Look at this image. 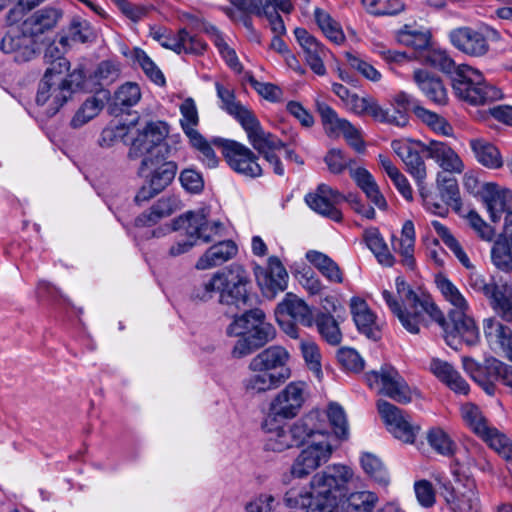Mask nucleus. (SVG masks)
Masks as SVG:
<instances>
[{"mask_svg": "<svg viewBox=\"0 0 512 512\" xmlns=\"http://www.w3.org/2000/svg\"><path fill=\"white\" fill-rule=\"evenodd\" d=\"M344 200L342 193L324 183L318 185L314 193L305 196L306 204L313 211L336 222L342 220V213L337 205Z\"/></svg>", "mask_w": 512, "mask_h": 512, "instance_id": "obj_19", "label": "nucleus"}, {"mask_svg": "<svg viewBox=\"0 0 512 512\" xmlns=\"http://www.w3.org/2000/svg\"><path fill=\"white\" fill-rule=\"evenodd\" d=\"M378 496L374 492L359 491L348 495L342 505L343 512H373Z\"/></svg>", "mask_w": 512, "mask_h": 512, "instance_id": "obj_48", "label": "nucleus"}, {"mask_svg": "<svg viewBox=\"0 0 512 512\" xmlns=\"http://www.w3.org/2000/svg\"><path fill=\"white\" fill-rule=\"evenodd\" d=\"M290 358L289 351L280 345H271L255 355L242 381L245 392L254 396L279 388L292 376Z\"/></svg>", "mask_w": 512, "mask_h": 512, "instance_id": "obj_5", "label": "nucleus"}, {"mask_svg": "<svg viewBox=\"0 0 512 512\" xmlns=\"http://www.w3.org/2000/svg\"><path fill=\"white\" fill-rule=\"evenodd\" d=\"M61 16L62 13L60 10L52 7H45L37 10L28 18H26L20 27L29 36L36 40V37L39 35L52 30L56 26Z\"/></svg>", "mask_w": 512, "mask_h": 512, "instance_id": "obj_29", "label": "nucleus"}, {"mask_svg": "<svg viewBox=\"0 0 512 512\" xmlns=\"http://www.w3.org/2000/svg\"><path fill=\"white\" fill-rule=\"evenodd\" d=\"M469 145L475 159L482 166L492 170L503 166L501 152L493 143L483 138H475L469 141Z\"/></svg>", "mask_w": 512, "mask_h": 512, "instance_id": "obj_39", "label": "nucleus"}, {"mask_svg": "<svg viewBox=\"0 0 512 512\" xmlns=\"http://www.w3.org/2000/svg\"><path fill=\"white\" fill-rule=\"evenodd\" d=\"M415 240V227L410 220L404 222L400 236L393 235L391 238L394 253L401 257V264L409 270H414L416 267Z\"/></svg>", "mask_w": 512, "mask_h": 512, "instance_id": "obj_28", "label": "nucleus"}, {"mask_svg": "<svg viewBox=\"0 0 512 512\" xmlns=\"http://www.w3.org/2000/svg\"><path fill=\"white\" fill-rule=\"evenodd\" d=\"M325 419L327 425V435L331 438L329 433V426L333 428L334 434L339 439H347L349 435L348 422L344 409L337 403L332 402L328 405L326 411L319 410ZM331 444V441L329 440Z\"/></svg>", "mask_w": 512, "mask_h": 512, "instance_id": "obj_43", "label": "nucleus"}, {"mask_svg": "<svg viewBox=\"0 0 512 512\" xmlns=\"http://www.w3.org/2000/svg\"><path fill=\"white\" fill-rule=\"evenodd\" d=\"M168 126L165 122H148L145 127L137 130L133 138L128 157L131 160L145 157H160L168 152V147L163 143L168 135Z\"/></svg>", "mask_w": 512, "mask_h": 512, "instance_id": "obj_10", "label": "nucleus"}, {"mask_svg": "<svg viewBox=\"0 0 512 512\" xmlns=\"http://www.w3.org/2000/svg\"><path fill=\"white\" fill-rule=\"evenodd\" d=\"M202 30L217 48L226 65L235 73L240 74L243 71V66L235 49L228 44L226 35L211 23H203Z\"/></svg>", "mask_w": 512, "mask_h": 512, "instance_id": "obj_32", "label": "nucleus"}, {"mask_svg": "<svg viewBox=\"0 0 512 512\" xmlns=\"http://www.w3.org/2000/svg\"><path fill=\"white\" fill-rule=\"evenodd\" d=\"M485 297L495 313L505 322L512 323V286L497 283L490 287Z\"/></svg>", "mask_w": 512, "mask_h": 512, "instance_id": "obj_33", "label": "nucleus"}, {"mask_svg": "<svg viewBox=\"0 0 512 512\" xmlns=\"http://www.w3.org/2000/svg\"><path fill=\"white\" fill-rule=\"evenodd\" d=\"M314 17L318 27L331 42L341 45L345 41V34L339 22L323 9L316 8Z\"/></svg>", "mask_w": 512, "mask_h": 512, "instance_id": "obj_46", "label": "nucleus"}, {"mask_svg": "<svg viewBox=\"0 0 512 512\" xmlns=\"http://www.w3.org/2000/svg\"><path fill=\"white\" fill-rule=\"evenodd\" d=\"M431 227L434 229L438 237L441 238L444 244L453 252L459 262L465 268H471L472 263L468 255L465 253L460 243L450 233L449 229L437 220L431 221Z\"/></svg>", "mask_w": 512, "mask_h": 512, "instance_id": "obj_49", "label": "nucleus"}, {"mask_svg": "<svg viewBox=\"0 0 512 512\" xmlns=\"http://www.w3.org/2000/svg\"><path fill=\"white\" fill-rule=\"evenodd\" d=\"M426 59L432 66L452 75L453 89L460 99L480 105L502 97L501 90L488 84L479 70L466 64L456 65L445 50H430Z\"/></svg>", "mask_w": 512, "mask_h": 512, "instance_id": "obj_4", "label": "nucleus"}, {"mask_svg": "<svg viewBox=\"0 0 512 512\" xmlns=\"http://www.w3.org/2000/svg\"><path fill=\"white\" fill-rule=\"evenodd\" d=\"M503 370V362L494 357L486 358L484 364L477 367L474 380L480 384L488 395L492 396L496 392L495 383L500 381Z\"/></svg>", "mask_w": 512, "mask_h": 512, "instance_id": "obj_41", "label": "nucleus"}, {"mask_svg": "<svg viewBox=\"0 0 512 512\" xmlns=\"http://www.w3.org/2000/svg\"><path fill=\"white\" fill-rule=\"evenodd\" d=\"M427 442L438 454L452 456L456 451V444L449 434L440 427H432L427 432Z\"/></svg>", "mask_w": 512, "mask_h": 512, "instance_id": "obj_52", "label": "nucleus"}, {"mask_svg": "<svg viewBox=\"0 0 512 512\" xmlns=\"http://www.w3.org/2000/svg\"><path fill=\"white\" fill-rule=\"evenodd\" d=\"M174 52L178 55H203L208 44L198 35L190 33L186 28L176 31V44Z\"/></svg>", "mask_w": 512, "mask_h": 512, "instance_id": "obj_42", "label": "nucleus"}, {"mask_svg": "<svg viewBox=\"0 0 512 512\" xmlns=\"http://www.w3.org/2000/svg\"><path fill=\"white\" fill-rule=\"evenodd\" d=\"M461 415L472 431L481 437L488 445H490V439L495 438L500 432L498 429L488 425L479 407L472 403L462 405Z\"/></svg>", "mask_w": 512, "mask_h": 512, "instance_id": "obj_38", "label": "nucleus"}, {"mask_svg": "<svg viewBox=\"0 0 512 512\" xmlns=\"http://www.w3.org/2000/svg\"><path fill=\"white\" fill-rule=\"evenodd\" d=\"M491 261L498 270L510 273L512 271L511 245L497 238L491 248Z\"/></svg>", "mask_w": 512, "mask_h": 512, "instance_id": "obj_56", "label": "nucleus"}, {"mask_svg": "<svg viewBox=\"0 0 512 512\" xmlns=\"http://www.w3.org/2000/svg\"><path fill=\"white\" fill-rule=\"evenodd\" d=\"M423 152L433 159L445 172L462 173L464 163L459 155L445 142L431 140L427 144H421Z\"/></svg>", "mask_w": 512, "mask_h": 512, "instance_id": "obj_27", "label": "nucleus"}, {"mask_svg": "<svg viewBox=\"0 0 512 512\" xmlns=\"http://www.w3.org/2000/svg\"><path fill=\"white\" fill-rule=\"evenodd\" d=\"M397 41L416 50H424L430 44V36L427 32L405 25L396 34Z\"/></svg>", "mask_w": 512, "mask_h": 512, "instance_id": "obj_54", "label": "nucleus"}, {"mask_svg": "<svg viewBox=\"0 0 512 512\" xmlns=\"http://www.w3.org/2000/svg\"><path fill=\"white\" fill-rule=\"evenodd\" d=\"M280 417L266 416L262 429L266 433L265 449L283 452L293 447L306 445L293 461L292 477L302 479L309 476L331 458L333 447L329 443L324 415L314 409L287 425Z\"/></svg>", "mask_w": 512, "mask_h": 512, "instance_id": "obj_2", "label": "nucleus"}, {"mask_svg": "<svg viewBox=\"0 0 512 512\" xmlns=\"http://www.w3.org/2000/svg\"><path fill=\"white\" fill-rule=\"evenodd\" d=\"M435 284L444 300L452 306L448 320L443 318L428 296L418 294L400 276L396 278L395 285L401 303L388 290H383L382 297L401 325L412 334H418L420 327L425 326L428 319H433L441 326L445 342L451 348L457 350L461 342L469 346L478 343L479 329L469 315L470 306L462 292L443 274L435 276Z\"/></svg>", "mask_w": 512, "mask_h": 512, "instance_id": "obj_1", "label": "nucleus"}, {"mask_svg": "<svg viewBox=\"0 0 512 512\" xmlns=\"http://www.w3.org/2000/svg\"><path fill=\"white\" fill-rule=\"evenodd\" d=\"M378 412L387 430L397 439L405 443H413L420 427L411 423L410 416L395 405L379 400Z\"/></svg>", "mask_w": 512, "mask_h": 512, "instance_id": "obj_14", "label": "nucleus"}, {"mask_svg": "<svg viewBox=\"0 0 512 512\" xmlns=\"http://www.w3.org/2000/svg\"><path fill=\"white\" fill-rule=\"evenodd\" d=\"M130 59L137 64L145 75L156 85L162 86L165 84V77L155 62L147 55V53L139 48L134 47L130 54Z\"/></svg>", "mask_w": 512, "mask_h": 512, "instance_id": "obj_47", "label": "nucleus"}, {"mask_svg": "<svg viewBox=\"0 0 512 512\" xmlns=\"http://www.w3.org/2000/svg\"><path fill=\"white\" fill-rule=\"evenodd\" d=\"M215 147L220 148L228 165L236 173L249 178L262 176L263 170L258 157L244 144L221 137L212 138Z\"/></svg>", "mask_w": 512, "mask_h": 512, "instance_id": "obj_12", "label": "nucleus"}, {"mask_svg": "<svg viewBox=\"0 0 512 512\" xmlns=\"http://www.w3.org/2000/svg\"><path fill=\"white\" fill-rule=\"evenodd\" d=\"M238 248L232 240L219 241L207 249L198 259L196 268L199 270L211 269L220 266L237 254Z\"/></svg>", "mask_w": 512, "mask_h": 512, "instance_id": "obj_34", "label": "nucleus"}, {"mask_svg": "<svg viewBox=\"0 0 512 512\" xmlns=\"http://www.w3.org/2000/svg\"><path fill=\"white\" fill-rule=\"evenodd\" d=\"M209 207L188 211L177 220L178 227L185 230L188 238L208 243L225 235V226L219 220H209Z\"/></svg>", "mask_w": 512, "mask_h": 512, "instance_id": "obj_13", "label": "nucleus"}, {"mask_svg": "<svg viewBox=\"0 0 512 512\" xmlns=\"http://www.w3.org/2000/svg\"><path fill=\"white\" fill-rule=\"evenodd\" d=\"M69 67V61L66 58L58 57L46 69L39 83L36 103L38 106L45 107L44 113L49 117L55 115L72 93L81 89L84 84L85 75L81 69H75L66 77L62 76Z\"/></svg>", "mask_w": 512, "mask_h": 512, "instance_id": "obj_6", "label": "nucleus"}, {"mask_svg": "<svg viewBox=\"0 0 512 512\" xmlns=\"http://www.w3.org/2000/svg\"><path fill=\"white\" fill-rule=\"evenodd\" d=\"M310 398V388L306 381L294 380L287 383L271 399L268 415L291 420L299 415Z\"/></svg>", "mask_w": 512, "mask_h": 512, "instance_id": "obj_8", "label": "nucleus"}, {"mask_svg": "<svg viewBox=\"0 0 512 512\" xmlns=\"http://www.w3.org/2000/svg\"><path fill=\"white\" fill-rule=\"evenodd\" d=\"M317 111L322 123L329 135L338 136L342 134L346 141L357 152L364 150V142L361 139L360 131L348 120L340 118L336 111L324 102H317Z\"/></svg>", "mask_w": 512, "mask_h": 512, "instance_id": "obj_17", "label": "nucleus"}, {"mask_svg": "<svg viewBox=\"0 0 512 512\" xmlns=\"http://www.w3.org/2000/svg\"><path fill=\"white\" fill-rule=\"evenodd\" d=\"M215 89L220 99V108L232 116L240 126L251 118L255 113L245 105H242L237 99L234 90L224 86L220 82L215 83Z\"/></svg>", "mask_w": 512, "mask_h": 512, "instance_id": "obj_36", "label": "nucleus"}, {"mask_svg": "<svg viewBox=\"0 0 512 512\" xmlns=\"http://www.w3.org/2000/svg\"><path fill=\"white\" fill-rule=\"evenodd\" d=\"M415 114L423 123L437 134L443 136L452 135L453 128L444 117L423 107H415Z\"/></svg>", "mask_w": 512, "mask_h": 512, "instance_id": "obj_57", "label": "nucleus"}, {"mask_svg": "<svg viewBox=\"0 0 512 512\" xmlns=\"http://www.w3.org/2000/svg\"><path fill=\"white\" fill-rule=\"evenodd\" d=\"M484 337L489 348L498 355L512 360V329L496 318L483 321Z\"/></svg>", "mask_w": 512, "mask_h": 512, "instance_id": "obj_26", "label": "nucleus"}, {"mask_svg": "<svg viewBox=\"0 0 512 512\" xmlns=\"http://www.w3.org/2000/svg\"><path fill=\"white\" fill-rule=\"evenodd\" d=\"M350 309L353 320L360 333L373 340L380 338V329L376 321V315L363 299L353 297L350 301Z\"/></svg>", "mask_w": 512, "mask_h": 512, "instance_id": "obj_30", "label": "nucleus"}, {"mask_svg": "<svg viewBox=\"0 0 512 512\" xmlns=\"http://www.w3.org/2000/svg\"><path fill=\"white\" fill-rule=\"evenodd\" d=\"M440 494L452 512H481V503L473 480L455 489L449 480L441 481Z\"/></svg>", "mask_w": 512, "mask_h": 512, "instance_id": "obj_15", "label": "nucleus"}, {"mask_svg": "<svg viewBox=\"0 0 512 512\" xmlns=\"http://www.w3.org/2000/svg\"><path fill=\"white\" fill-rule=\"evenodd\" d=\"M431 372L452 391L457 394L467 395L470 387L454 367L438 358H434L430 363Z\"/></svg>", "mask_w": 512, "mask_h": 512, "instance_id": "obj_37", "label": "nucleus"}, {"mask_svg": "<svg viewBox=\"0 0 512 512\" xmlns=\"http://www.w3.org/2000/svg\"><path fill=\"white\" fill-rule=\"evenodd\" d=\"M424 144L421 141L412 142L407 139H397L391 142L395 154L403 161L406 171L415 180L418 188L425 185L427 177L426 165L416 146Z\"/></svg>", "mask_w": 512, "mask_h": 512, "instance_id": "obj_18", "label": "nucleus"}, {"mask_svg": "<svg viewBox=\"0 0 512 512\" xmlns=\"http://www.w3.org/2000/svg\"><path fill=\"white\" fill-rule=\"evenodd\" d=\"M353 477V470L345 465L334 464L316 473L309 488H291L284 496L289 508L305 509V512H335L338 506L337 492Z\"/></svg>", "mask_w": 512, "mask_h": 512, "instance_id": "obj_3", "label": "nucleus"}, {"mask_svg": "<svg viewBox=\"0 0 512 512\" xmlns=\"http://www.w3.org/2000/svg\"><path fill=\"white\" fill-rule=\"evenodd\" d=\"M492 222H499L502 215L512 213V193L510 190L488 182L479 191Z\"/></svg>", "mask_w": 512, "mask_h": 512, "instance_id": "obj_21", "label": "nucleus"}, {"mask_svg": "<svg viewBox=\"0 0 512 512\" xmlns=\"http://www.w3.org/2000/svg\"><path fill=\"white\" fill-rule=\"evenodd\" d=\"M255 275L259 287L267 296L274 297L287 288L288 273L276 256L269 257L267 267L259 268Z\"/></svg>", "mask_w": 512, "mask_h": 512, "instance_id": "obj_22", "label": "nucleus"}, {"mask_svg": "<svg viewBox=\"0 0 512 512\" xmlns=\"http://www.w3.org/2000/svg\"><path fill=\"white\" fill-rule=\"evenodd\" d=\"M189 142L193 148L199 153V159L208 168H215L218 166L219 159L216 156L212 145L215 146L212 140L207 141L200 133L189 138Z\"/></svg>", "mask_w": 512, "mask_h": 512, "instance_id": "obj_60", "label": "nucleus"}, {"mask_svg": "<svg viewBox=\"0 0 512 512\" xmlns=\"http://www.w3.org/2000/svg\"><path fill=\"white\" fill-rule=\"evenodd\" d=\"M275 335L274 326L267 322L266 318H261L248 333L247 338H239L236 341L232 349V355L234 358H243L250 355L273 340Z\"/></svg>", "mask_w": 512, "mask_h": 512, "instance_id": "obj_23", "label": "nucleus"}, {"mask_svg": "<svg viewBox=\"0 0 512 512\" xmlns=\"http://www.w3.org/2000/svg\"><path fill=\"white\" fill-rule=\"evenodd\" d=\"M181 113L180 125L184 134L189 138L199 134L196 127L199 124V115L195 101L188 97L179 107Z\"/></svg>", "mask_w": 512, "mask_h": 512, "instance_id": "obj_51", "label": "nucleus"}, {"mask_svg": "<svg viewBox=\"0 0 512 512\" xmlns=\"http://www.w3.org/2000/svg\"><path fill=\"white\" fill-rule=\"evenodd\" d=\"M94 32L89 21L74 17L69 25V37L72 41L85 43L93 38Z\"/></svg>", "mask_w": 512, "mask_h": 512, "instance_id": "obj_64", "label": "nucleus"}, {"mask_svg": "<svg viewBox=\"0 0 512 512\" xmlns=\"http://www.w3.org/2000/svg\"><path fill=\"white\" fill-rule=\"evenodd\" d=\"M414 81L422 93L433 103L444 105L448 97L441 79L427 70L414 71Z\"/></svg>", "mask_w": 512, "mask_h": 512, "instance_id": "obj_35", "label": "nucleus"}, {"mask_svg": "<svg viewBox=\"0 0 512 512\" xmlns=\"http://www.w3.org/2000/svg\"><path fill=\"white\" fill-rule=\"evenodd\" d=\"M277 315L289 317L305 327H312L314 315L312 309L293 293H287L277 306Z\"/></svg>", "mask_w": 512, "mask_h": 512, "instance_id": "obj_31", "label": "nucleus"}, {"mask_svg": "<svg viewBox=\"0 0 512 512\" xmlns=\"http://www.w3.org/2000/svg\"><path fill=\"white\" fill-rule=\"evenodd\" d=\"M140 98V87L138 84L132 82L123 84L115 93L116 104L123 108H129L136 105Z\"/></svg>", "mask_w": 512, "mask_h": 512, "instance_id": "obj_63", "label": "nucleus"}, {"mask_svg": "<svg viewBox=\"0 0 512 512\" xmlns=\"http://www.w3.org/2000/svg\"><path fill=\"white\" fill-rule=\"evenodd\" d=\"M317 330L321 337L331 345H338L342 340V333L335 318L328 313H318L314 318Z\"/></svg>", "mask_w": 512, "mask_h": 512, "instance_id": "obj_50", "label": "nucleus"}, {"mask_svg": "<svg viewBox=\"0 0 512 512\" xmlns=\"http://www.w3.org/2000/svg\"><path fill=\"white\" fill-rule=\"evenodd\" d=\"M294 35L304 52L307 65L316 75L324 76L326 74L324 59L328 55V49L304 28H296Z\"/></svg>", "mask_w": 512, "mask_h": 512, "instance_id": "obj_24", "label": "nucleus"}, {"mask_svg": "<svg viewBox=\"0 0 512 512\" xmlns=\"http://www.w3.org/2000/svg\"><path fill=\"white\" fill-rule=\"evenodd\" d=\"M104 107V101L95 96L88 98L71 119L73 128H80L96 117Z\"/></svg>", "mask_w": 512, "mask_h": 512, "instance_id": "obj_55", "label": "nucleus"}, {"mask_svg": "<svg viewBox=\"0 0 512 512\" xmlns=\"http://www.w3.org/2000/svg\"><path fill=\"white\" fill-rule=\"evenodd\" d=\"M345 58L351 68L358 71L364 78L372 82L381 80V73L368 61L351 52L345 53Z\"/></svg>", "mask_w": 512, "mask_h": 512, "instance_id": "obj_62", "label": "nucleus"}, {"mask_svg": "<svg viewBox=\"0 0 512 512\" xmlns=\"http://www.w3.org/2000/svg\"><path fill=\"white\" fill-rule=\"evenodd\" d=\"M248 283L249 274L244 267L232 264L214 273L210 279L194 290L193 295L201 301H208L218 294L219 303L222 305L241 309L248 303Z\"/></svg>", "mask_w": 512, "mask_h": 512, "instance_id": "obj_7", "label": "nucleus"}, {"mask_svg": "<svg viewBox=\"0 0 512 512\" xmlns=\"http://www.w3.org/2000/svg\"><path fill=\"white\" fill-rule=\"evenodd\" d=\"M261 318H266L261 309H251L237 316L227 327V335L231 337L247 338L248 333Z\"/></svg>", "mask_w": 512, "mask_h": 512, "instance_id": "obj_45", "label": "nucleus"}, {"mask_svg": "<svg viewBox=\"0 0 512 512\" xmlns=\"http://www.w3.org/2000/svg\"><path fill=\"white\" fill-rule=\"evenodd\" d=\"M364 472L376 483L386 486L389 483L388 472L382 461L372 453H363L360 458Z\"/></svg>", "mask_w": 512, "mask_h": 512, "instance_id": "obj_53", "label": "nucleus"}, {"mask_svg": "<svg viewBox=\"0 0 512 512\" xmlns=\"http://www.w3.org/2000/svg\"><path fill=\"white\" fill-rule=\"evenodd\" d=\"M0 49L5 54L12 55L15 62H28L36 55V40L21 27L11 28L2 38Z\"/></svg>", "mask_w": 512, "mask_h": 512, "instance_id": "obj_20", "label": "nucleus"}, {"mask_svg": "<svg viewBox=\"0 0 512 512\" xmlns=\"http://www.w3.org/2000/svg\"><path fill=\"white\" fill-rule=\"evenodd\" d=\"M368 386L378 394L392 400L407 404L412 401V391L399 372L391 365L385 364L379 370H372L365 374Z\"/></svg>", "mask_w": 512, "mask_h": 512, "instance_id": "obj_11", "label": "nucleus"}, {"mask_svg": "<svg viewBox=\"0 0 512 512\" xmlns=\"http://www.w3.org/2000/svg\"><path fill=\"white\" fill-rule=\"evenodd\" d=\"M449 39L456 49L469 56L481 57L489 51L485 35L471 27L453 29Z\"/></svg>", "mask_w": 512, "mask_h": 512, "instance_id": "obj_25", "label": "nucleus"}, {"mask_svg": "<svg viewBox=\"0 0 512 512\" xmlns=\"http://www.w3.org/2000/svg\"><path fill=\"white\" fill-rule=\"evenodd\" d=\"M300 350L308 369L318 378L322 377L321 353L318 345L311 340H301Z\"/></svg>", "mask_w": 512, "mask_h": 512, "instance_id": "obj_59", "label": "nucleus"}, {"mask_svg": "<svg viewBox=\"0 0 512 512\" xmlns=\"http://www.w3.org/2000/svg\"><path fill=\"white\" fill-rule=\"evenodd\" d=\"M306 259L314 265L328 281L334 283L343 282V275L339 266L326 254L310 250L306 253Z\"/></svg>", "mask_w": 512, "mask_h": 512, "instance_id": "obj_44", "label": "nucleus"}, {"mask_svg": "<svg viewBox=\"0 0 512 512\" xmlns=\"http://www.w3.org/2000/svg\"><path fill=\"white\" fill-rule=\"evenodd\" d=\"M179 208V200L174 196L160 198L149 211L142 213L135 219L137 227H146L156 224L160 219L173 214Z\"/></svg>", "mask_w": 512, "mask_h": 512, "instance_id": "obj_40", "label": "nucleus"}, {"mask_svg": "<svg viewBox=\"0 0 512 512\" xmlns=\"http://www.w3.org/2000/svg\"><path fill=\"white\" fill-rule=\"evenodd\" d=\"M436 182L443 202L446 205L458 207L460 205V194L456 179L438 173Z\"/></svg>", "mask_w": 512, "mask_h": 512, "instance_id": "obj_58", "label": "nucleus"}, {"mask_svg": "<svg viewBox=\"0 0 512 512\" xmlns=\"http://www.w3.org/2000/svg\"><path fill=\"white\" fill-rule=\"evenodd\" d=\"M241 127L246 132L249 143L259 154L263 155L272 166L273 172L283 176L285 169L277 152L285 146L284 143L274 134L264 130L255 114Z\"/></svg>", "mask_w": 512, "mask_h": 512, "instance_id": "obj_9", "label": "nucleus"}, {"mask_svg": "<svg viewBox=\"0 0 512 512\" xmlns=\"http://www.w3.org/2000/svg\"><path fill=\"white\" fill-rule=\"evenodd\" d=\"M378 104L379 103L370 96L360 97L356 93H353L344 105L349 111L356 115H370L373 118V116H378L376 110Z\"/></svg>", "mask_w": 512, "mask_h": 512, "instance_id": "obj_61", "label": "nucleus"}, {"mask_svg": "<svg viewBox=\"0 0 512 512\" xmlns=\"http://www.w3.org/2000/svg\"><path fill=\"white\" fill-rule=\"evenodd\" d=\"M176 172L177 164L174 161H167L166 154L160 157H145L138 169V175L160 193L172 183Z\"/></svg>", "mask_w": 512, "mask_h": 512, "instance_id": "obj_16", "label": "nucleus"}]
</instances>
